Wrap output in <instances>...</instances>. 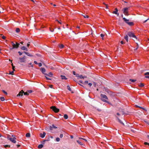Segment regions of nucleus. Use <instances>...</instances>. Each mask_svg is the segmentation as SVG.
I'll return each mask as SVG.
<instances>
[{
  "label": "nucleus",
  "mask_w": 149,
  "mask_h": 149,
  "mask_svg": "<svg viewBox=\"0 0 149 149\" xmlns=\"http://www.w3.org/2000/svg\"><path fill=\"white\" fill-rule=\"evenodd\" d=\"M76 77H78V76H79V74H76Z\"/></svg>",
  "instance_id": "nucleus-62"
},
{
  "label": "nucleus",
  "mask_w": 149,
  "mask_h": 149,
  "mask_svg": "<svg viewBox=\"0 0 149 149\" xmlns=\"http://www.w3.org/2000/svg\"><path fill=\"white\" fill-rule=\"evenodd\" d=\"M149 20V18L148 19H147L145 20L144 22L143 23H145L148 20Z\"/></svg>",
  "instance_id": "nucleus-50"
},
{
  "label": "nucleus",
  "mask_w": 149,
  "mask_h": 149,
  "mask_svg": "<svg viewBox=\"0 0 149 149\" xmlns=\"http://www.w3.org/2000/svg\"><path fill=\"white\" fill-rule=\"evenodd\" d=\"M61 79H65V80H66L67 79V78L66 77L64 76H63V75H61Z\"/></svg>",
  "instance_id": "nucleus-16"
},
{
  "label": "nucleus",
  "mask_w": 149,
  "mask_h": 149,
  "mask_svg": "<svg viewBox=\"0 0 149 149\" xmlns=\"http://www.w3.org/2000/svg\"><path fill=\"white\" fill-rule=\"evenodd\" d=\"M125 38V40H126V41L127 42H128V38Z\"/></svg>",
  "instance_id": "nucleus-54"
},
{
  "label": "nucleus",
  "mask_w": 149,
  "mask_h": 149,
  "mask_svg": "<svg viewBox=\"0 0 149 149\" xmlns=\"http://www.w3.org/2000/svg\"><path fill=\"white\" fill-rule=\"evenodd\" d=\"M128 36L130 37H136V36L134 33L131 32H129L127 33V35H126L124 37H128Z\"/></svg>",
  "instance_id": "nucleus-5"
},
{
  "label": "nucleus",
  "mask_w": 149,
  "mask_h": 149,
  "mask_svg": "<svg viewBox=\"0 0 149 149\" xmlns=\"http://www.w3.org/2000/svg\"><path fill=\"white\" fill-rule=\"evenodd\" d=\"M34 63L35 64H38V63H37V62L36 61H34Z\"/></svg>",
  "instance_id": "nucleus-52"
},
{
  "label": "nucleus",
  "mask_w": 149,
  "mask_h": 149,
  "mask_svg": "<svg viewBox=\"0 0 149 149\" xmlns=\"http://www.w3.org/2000/svg\"><path fill=\"white\" fill-rule=\"evenodd\" d=\"M53 86L52 85H50L49 86V87L51 88H52Z\"/></svg>",
  "instance_id": "nucleus-60"
},
{
  "label": "nucleus",
  "mask_w": 149,
  "mask_h": 149,
  "mask_svg": "<svg viewBox=\"0 0 149 149\" xmlns=\"http://www.w3.org/2000/svg\"><path fill=\"white\" fill-rule=\"evenodd\" d=\"M15 43L16 44H15L12 42H11V44L13 47L10 48V49L12 50L15 48H17L19 47V44L17 42H15Z\"/></svg>",
  "instance_id": "nucleus-2"
},
{
  "label": "nucleus",
  "mask_w": 149,
  "mask_h": 149,
  "mask_svg": "<svg viewBox=\"0 0 149 149\" xmlns=\"http://www.w3.org/2000/svg\"><path fill=\"white\" fill-rule=\"evenodd\" d=\"M139 86L141 87H143L144 86V84L143 83H140L139 85Z\"/></svg>",
  "instance_id": "nucleus-28"
},
{
  "label": "nucleus",
  "mask_w": 149,
  "mask_h": 149,
  "mask_svg": "<svg viewBox=\"0 0 149 149\" xmlns=\"http://www.w3.org/2000/svg\"><path fill=\"white\" fill-rule=\"evenodd\" d=\"M51 108L56 113L58 112L59 111V109L56 108L55 106H52L51 107Z\"/></svg>",
  "instance_id": "nucleus-7"
},
{
  "label": "nucleus",
  "mask_w": 149,
  "mask_h": 149,
  "mask_svg": "<svg viewBox=\"0 0 149 149\" xmlns=\"http://www.w3.org/2000/svg\"><path fill=\"white\" fill-rule=\"evenodd\" d=\"M83 16H84V17L85 18H88V16L87 15H83Z\"/></svg>",
  "instance_id": "nucleus-32"
},
{
  "label": "nucleus",
  "mask_w": 149,
  "mask_h": 149,
  "mask_svg": "<svg viewBox=\"0 0 149 149\" xmlns=\"http://www.w3.org/2000/svg\"><path fill=\"white\" fill-rule=\"evenodd\" d=\"M57 127L55 126L54 125H52V126H50V130H52L53 129H56Z\"/></svg>",
  "instance_id": "nucleus-12"
},
{
  "label": "nucleus",
  "mask_w": 149,
  "mask_h": 149,
  "mask_svg": "<svg viewBox=\"0 0 149 149\" xmlns=\"http://www.w3.org/2000/svg\"><path fill=\"white\" fill-rule=\"evenodd\" d=\"M18 53L19 54L20 56L22 55V53L21 52L19 51L18 52Z\"/></svg>",
  "instance_id": "nucleus-40"
},
{
  "label": "nucleus",
  "mask_w": 149,
  "mask_h": 149,
  "mask_svg": "<svg viewBox=\"0 0 149 149\" xmlns=\"http://www.w3.org/2000/svg\"><path fill=\"white\" fill-rule=\"evenodd\" d=\"M46 75L49 76V77H51L52 75V72H49L48 74H47Z\"/></svg>",
  "instance_id": "nucleus-24"
},
{
  "label": "nucleus",
  "mask_w": 149,
  "mask_h": 149,
  "mask_svg": "<svg viewBox=\"0 0 149 149\" xmlns=\"http://www.w3.org/2000/svg\"><path fill=\"white\" fill-rule=\"evenodd\" d=\"M29 65H31V67H33V65H32L31 64V63H30L29 64Z\"/></svg>",
  "instance_id": "nucleus-55"
},
{
  "label": "nucleus",
  "mask_w": 149,
  "mask_h": 149,
  "mask_svg": "<svg viewBox=\"0 0 149 149\" xmlns=\"http://www.w3.org/2000/svg\"><path fill=\"white\" fill-rule=\"evenodd\" d=\"M46 135V133L45 132H43V134L40 133V136L42 138H43L45 137Z\"/></svg>",
  "instance_id": "nucleus-13"
},
{
  "label": "nucleus",
  "mask_w": 149,
  "mask_h": 149,
  "mask_svg": "<svg viewBox=\"0 0 149 149\" xmlns=\"http://www.w3.org/2000/svg\"><path fill=\"white\" fill-rule=\"evenodd\" d=\"M67 88L69 91H70L71 90L70 88V86H67Z\"/></svg>",
  "instance_id": "nucleus-27"
},
{
  "label": "nucleus",
  "mask_w": 149,
  "mask_h": 149,
  "mask_svg": "<svg viewBox=\"0 0 149 149\" xmlns=\"http://www.w3.org/2000/svg\"><path fill=\"white\" fill-rule=\"evenodd\" d=\"M63 134H60V137L61 138H62L63 137Z\"/></svg>",
  "instance_id": "nucleus-43"
},
{
  "label": "nucleus",
  "mask_w": 149,
  "mask_h": 149,
  "mask_svg": "<svg viewBox=\"0 0 149 149\" xmlns=\"http://www.w3.org/2000/svg\"><path fill=\"white\" fill-rule=\"evenodd\" d=\"M118 122L123 125H124V123L118 117H116Z\"/></svg>",
  "instance_id": "nucleus-15"
},
{
  "label": "nucleus",
  "mask_w": 149,
  "mask_h": 149,
  "mask_svg": "<svg viewBox=\"0 0 149 149\" xmlns=\"http://www.w3.org/2000/svg\"><path fill=\"white\" fill-rule=\"evenodd\" d=\"M50 140L49 138L47 139L46 140V141H49Z\"/></svg>",
  "instance_id": "nucleus-61"
},
{
  "label": "nucleus",
  "mask_w": 149,
  "mask_h": 149,
  "mask_svg": "<svg viewBox=\"0 0 149 149\" xmlns=\"http://www.w3.org/2000/svg\"><path fill=\"white\" fill-rule=\"evenodd\" d=\"M15 31L16 33H19L20 31V29L19 28H17L16 29Z\"/></svg>",
  "instance_id": "nucleus-18"
},
{
  "label": "nucleus",
  "mask_w": 149,
  "mask_h": 149,
  "mask_svg": "<svg viewBox=\"0 0 149 149\" xmlns=\"http://www.w3.org/2000/svg\"><path fill=\"white\" fill-rule=\"evenodd\" d=\"M145 77L147 78H149V76H145Z\"/></svg>",
  "instance_id": "nucleus-58"
},
{
  "label": "nucleus",
  "mask_w": 149,
  "mask_h": 149,
  "mask_svg": "<svg viewBox=\"0 0 149 149\" xmlns=\"http://www.w3.org/2000/svg\"><path fill=\"white\" fill-rule=\"evenodd\" d=\"M59 46L61 48H62L64 47V45L63 44H61Z\"/></svg>",
  "instance_id": "nucleus-29"
},
{
  "label": "nucleus",
  "mask_w": 149,
  "mask_h": 149,
  "mask_svg": "<svg viewBox=\"0 0 149 149\" xmlns=\"http://www.w3.org/2000/svg\"><path fill=\"white\" fill-rule=\"evenodd\" d=\"M24 93V95H29V93L27 92H24L23 93Z\"/></svg>",
  "instance_id": "nucleus-35"
},
{
  "label": "nucleus",
  "mask_w": 149,
  "mask_h": 149,
  "mask_svg": "<svg viewBox=\"0 0 149 149\" xmlns=\"http://www.w3.org/2000/svg\"><path fill=\"white\" fill-rule=\"evenodd\" d=\"M24 91L23 90H22L21 91L19 92V93L17 95V96L20 97V96H22Z\"/></svg>",
  "instance_id": "nucleus-10"
},
{
  "label": "nucleus",
  "mask_w": 149,
  "mask_h": 149,
  "mask_svg": "<svg viewBox=\"0 0 149 149\" xmlns=\"http://www.w3.org/2000/svg\"><path fill=\"white\" fill-rule=\"evenodd\" d=\"M78 77H79L80 79H84L85 78H86V77L85 76H83L82 75H79L78 76Z\"/></svg>",
  "instance_id": "nucleus-19"
},
{
  "label": "nucleus",
  "mask_w": 149,
  "mask_h": 149,
  "mask_svg": "<svg viewBox=\"0 0 149 149\" xmlns=\"http://www.w3.org/2000/svg\"><path fill=\"white\" fill-rule=\"evenodd\" d=\"M120 43L122 44H123L124 43V42H123V41H121V42H120Z\"/></svg>",
  "instance_id": "nucleus-49"
},
{
  "label": "nucleus",
  "mask_w": 149,
  "mask_h": 149,
  "mask_svg": "<svg viewBox=\"0 0 149 149\" xmlns=\"http://www.w3.org/2000/svg\"><path fill=\"white\" fill-rule=\"evenodd\" d=\"M2 91L6 95H7V93L6 91H5L4 90H2Z\"/></svg>",
  "instance_id": "nucleus-34"
},
{
  "label": "nucleus",
  "mask_w": 149,
  "mask_h": 149,
  "mask_svg": "<svg viewBox=\"0 0 149 149\" xmlns=\"http://www.w3.org/2000/svg\"><path fill=\"white\" fill-rule=\"evenodd\" d=\"M79 140L80 141H81V140H84L85 141H87V140L86 139H84L82 138H79Z\"/></svg>",
  "instance_id": "nucleus-23"
},
{
  "label": "nucleus",
  "mask_w": 149,
  "mask_h": 149,
  "mask_svg": "<svg viewBox=\"0 0 149 149\" xmlns=\"http://www.w3.org/2000/svg\"><path fill=\"white\" fill-rule=\"evenodd\" d=\"M26 54L27 56H32L30 54H29V53H28V52L26 53Z\"/></svg>",
  "instance_id": "nucleus-31"
},
{
  "label": "nucleus",
  "mask_w": 149,
  "mask_h": 149,
  "mask_svg": "<svg viewBox=\"0 0 149 149\" xmlns=\"http://www.w3.org/2000/svg\"><path fill=\"white\" fill-rule=\"evenodd\" d=\"M26 56H24L22 58H19L20 61V62H24L25 63L26 62Z\"/></svg>",
  "instance_id": "nucleus-8"
},
{
  "label": "nucleus",
  "mask_w": 149,
  "mask_h": 149,
  "mask_svg": "<svg viewBox=\"0 0 149 149\" xmlns=\"http://www.w3.org/2000/svg\"><path fill=\"white\" fill-rule=\"evenodd\" d=\"M26 136L27 137H29L30 136V134L29 133H27L26 134Z\"/></svg>",
  "instance_id": "nucleus-22"
},
{
  "label": "nucleus",
  "mask_w": 149,
  "mask_h": 149,
  "mask_svg": "<svg viewBox=\"0 0 149 149\" xmlns=\"http://www.w3.org/2000/svg\"><path fill=\"white\" fill-rule=\"evenodd\" d=\"M101 100L104 102H108L106 99H108L107 97L105 95L101 94L100 95Z\"/></svg>",
  "instance_id": "nucleus-3"
},
{
  "label": "nucleus",
  "mask_w": 149,
  "mask_h": 149,
  "mask_svg": "<svg viewBox=\"0 0 149 149\" xmlns=\"http://www.w3.org/2000/svg\"><path fill=\"white\" fill-rule=\"evenodd\" d=\"M144 144L145 145H149V143H148L147 142H145L144 143Z\"/></svg>",
  "instance_id": "nucleus-48"
},
{
  "label": "nucleus",
  "mask_w": 149,
  "mask_h": 149,
  "mask_svg": "<svg viewBox=\"0 0 149 149\" xmlns=\"http://www.w3.org/2000/svg\"><path fill=\"white\" fill-rule=\"evenodd\" d=\"M98 111H101V110L100 109H97Z\"/></svg>",
  "instance_id": "nucleus-59"
},
{
  "label": "nucleus",
  "mask_w": 149,
  "mask_h": 149,
  "mask_svg": "<svg viewBox=\"0 0 149 149\" xmlns=\"http://www.w3.org/2000/svg\"><path fill=\"white\" fill-rule=\"evenodd\" d=\"M88 81H85L84 82V83L85 84H87L88 83Z\"/></svg>",
  "instance_id": "nucleus-53"
},
{
  "label": "nucleus",
  "mask_w": 149,
  "mask_h": 149,
  "mask_svg": "<svg viewBox=\"0 0 149 149\" xmlns=\"http://www.w3.org/2000/svg\"><path fill=\"white\" fill-rule=\"evenodd\" d=\"M96 85V83L95 82L93 83V85L94 86V87H95Z\"/></svg>",
  "instance_id": "nucleus-46"
},
{
  "label": "nucleus",
  "mask_w": 149,
  "mask_h": 149,
  "mask_svg": "<svg viewBox=\"0 0 149 149\" xmlns=\"http://www.w3.org/2000/svg\"><path fill=\"white\" fill-rule=\"evenodd\" d=\"M64 117L65 119H68V116L67 114H65L64 116Z\"/></svg>",
  "instance_id": "nucleus-21"
},
{
  "label": "nucleus",
  "mask_w": 149,
  "mask_h": 149,
  "mask_svg": "<svg viewBox=\"0 0 149 149\" xmlns=\"http://www.w3.org/2000/svg\"><path fill=\"white\" fill-rule=\"evenodd\" d=\"M136 45H137V47L135 49H134L135 50L137 49L138 48V47H139V45L137 43H136Z\"/></svg>",
  "instance_id": "nucleus-39"
},
{
  "label": "nucleus",
  "mask_w": 149,
  "mask_h": 149,
  "mask_svg": "<svg viewBox=\"0 0 149 149\" xmlns=\"http://www.w3.org/2000/svg\"><path fill=\"white\" fill-rule=\"evenodd\" d=\"M50 30L51 32H53L54 31V29H52L51 28H50Z\"/></svg>",
  "instance_id": "nucleus-41"
},
{
  "label": "nucleus",
  "mask_w": 149,
  "mask_h": 149,
  "mask_svg": "<svg viewBox=\"0 0 149 149\" xmlns=\"http://www.w3.org/2000/svg\"><path fill=\"white\" fill-rule=\"evenodd\" d=\"M38 65L39 67H41L42 66V64L41 63H38Z\"/></svg>",
  "instance_id": "nucleus-37"
},
{
  "label": "nucleus",
  "mask_w": 149,
  "mask_h": 149,
  "mask_svg": "<svg viewBox=\"0 0 149 149\" xmlns=\"http://www.w3.org/2000/svg\"><path fill=\"white\" fill-rule=\"evenodd\" d=\"M130 81H131L132 82H134L136 81V79H130Z\"/></svg>",
  "instance_id": "nucleus-25"
},
{
  "label": "nucleus",
  "mask_w": 149,
  "mask_h": 149,
  "mask_svg": "<svg viewBox=\"0 0 149 149\" xmlns=\"http://www.w3.org/2000/svg\"><path fill=\"white\" fill-rule=\"evenodd\" d=\"M40 70L45 75H47L46 73H45L44 72H45L46 70L44 68H40Z\"/></svg>",
  "instance_id": "nucleus-11"
},
{
  "label": "nucleus",
  "mask_w": 149,
  "mask_h": 149,
  "mask_svg": "<svg viewBox=\"0 0 149 149\" xmlns=\"http://www.w3.org/2000/svg\"><path fill=\"white\" fill-rule=\"evenodd\" d=\"M144 74L145 75H149V72H147L145 73Z\"/></svg>",
  "instance_id": "nucleus-45"
},
{
  "label": "nucleus",
  "mask_w": 149,
  "mask_h": 149,
  "mask_svg": "<svg viewBox=\"0 0 149 149\" xmlns=\"http://www.w3.org/2000/svg\"><path fill=\"white\" fill-rule=\"evenodd\" d=\"M88 85L90 86H91L92 85V84L91 83H89L88 84Z\"/></svg>",
  "instance_id": "nucleus-47"
},
{
  "label": "nucleus",
  "mask_w": 149,
  "mask_h": 149,
  "mask_svg": "<svg viewBox=\"0 0 149 149\" xmlns=\"http://www.w3.org/2000/svg\"><path fill=\"white\" fill-rule=\"evenodd\" d=\"M17 147H19V146H20V145H17Z\"/></svg>",
  "instance_id": "nucleus-64"
},
{
  "label": "nucleus",
  "mask_w": 149,
  "mask_h": 149,
  "mask_svg": "<svg viewBox=\"0 0 149 149\" xmlns=\"http://www.w3.org/2000/svg\"><path fill=\"white\" fill-rule=\"evenodd\" d=\"M8 139H9L10 141L14 143H15L16 142L15 139H16V138L15 137H8Z\"/></svg>",
  "instance_id": "nucleus-6"
},
{
  "label": "nucleus",
  "mask_w": 149,
  "mask_h": 149,
  "mask_svg": "<svg viewBox=\"0 0 149 149\" xmlns=\"http://www.w3.org/2000/svg\"><path fill=\"white\" fill-rule=\"evenodd\" d=\"M77 141L80 145H83V142L79 140H77Z\"/></svg>",
  "instance_id": "nucleus-14"
},
{
  "label": "nucleus",
  "mask_w": 149,
  "mask_h": 149,
  "mask_svg": "<svg viewBox=\"0 0 149 149\" xmlns=\"http://www.w3.org/2000/svg\"><path fill=\"white\" fill-rule=\"evenodd\" d=\"M27 92L29 93H31L32 92V91L31 90H28Z\"/></svg>",
  "instance_id": "nucleus-36"
},
{
  "label": "nucleus",
  "mask_w": 149,
  "mask_h": 149,
  "mask_svg": "<svg viewBox=\"0 0 149 149\" xmlns=\"http://www.w3.org/2000/svg\"><path fill=\"white\" fill-rule=\"evenodd\" d=\"M104 34H100V36L102 37H104Z\"/></svg>",
  "instance_id": "nucleus-42"
},
{
  "label": "nucleus",
  "mask_w": 149,
  "mask_h": 149,
  "mask_svg": "<svg viewBox=\"0 0 149 149\" xmlns=\"http://www.w3.org/2000/svg\"><path fill=\"white\" fill-rule=\"evenodd\" d=\"M45 130L48 131H49V130H50V126L49 127V128L48 127H46L45 128Z\"/></svg>",
  "instance_id": "nucleus-30"
},
{
  "label": "nucleus",
  "mask_w": 149,
  "mask_h": 149,
  "mask_svg": "<svg viewBox=\"0 0 149 149\" xmlns=\"http://www.w3.org/2000/svg\"><path fill=\"white\" fill-rule=\"evenodd\" d=\"M46 140H44L43 141V142H42V143H44L46 141Z\"/></svg>",
  "instance_id": "nucleus-57"
},
{
  "label": "nucleus",
  "mask_w": 149,
  "mask_h": 149,
  "mask_svg": "<svg viewBox=\"0 0 149 149\" xmlns=\"http://www.w3.org/2000/svg\"><path fill=\"white\" fill-rule=\"evenodd\" d=\"M70 138L71 139H73V136H70Z\"/></svg>",
  "instance_id": "nucleus-63"
},
{
  "label": "nucleus",
  "mask_w": 149,
  "mask_h": 149,
  "mask_svg": "<svg viewBox=\"0 0 149 149\" xmlns=\"http://www.w3.org/2000/svg\"><path fill=\"white\" fill-rule=\"evenodd\" d=\"M0 100L1 101H3L5 100V99L3 97H0Z\"/></svg>",
  "instance_id": "nucleus-26"
},
{
  "label": "nucleus",
  "mask_w": 149,
  "mask_h": 149,
  "mask_svg": "<svg viewBox=\"0 0 149 149\" xmlns=\"http://www.w3.org/2000/svg\"><path fill=\"white\" fill-rule=\"evenodd\" d=\"M123 20L129 26H132L134 25V24L133 22H128L129 20L125 18V17L123 18Z\"/></svg>",
  "instance_id": "nucleus-4"
},
{
  "label": "nucleus",
  "mask_w": 149,
  "mask_h": 149,
  "mask_svg": "<svg viewBox=\"0 0 149 149\" xmlns=\"http://www.w3.org/2000/svg\"><path fill=\"white\" fill-rule=\"evenodd\" d=\"M14 73V71H13L11 72H10V74H12V75H13V73Z\"/></svg>",
  "instance_id": "nucleus-38"
},
{
  "label": "nucleus",
  "mask_w": 149,
  "mask_h": 149,
  "mask_svg": "<svg viewBox=\"0 0 149 149\" xmlns=\"http://www.w3.org/2000/svg\"><path fill=\"white\" fill-rule=\"evenodd\" d=\"M21 49L27 51V48L23 46L21 47Z\"/></svg>",
  "instance_id": "nucleus-17"
},
{
  "label": "nucleus",
  "mask_w": 149,
  "mask_h": 149,
  "mask_svg": "<svg viewBox=\"0 0 149 149\" xmlns=\"http://www.w3.org/2000/svg\"><path fill=\"white\" fill-rule=\"evenodd\" d=\"M60 139L58 137H57L56 139V141L57 142H58L60 141Z\"/></svg>",
  "instance_id": "nucleus-33"
},
{
  "label": "nucleus",
  "mask_w": 149,
  "mask_h": 149,
  "mask_svg": "<svg viewBox=\"0 0 149 149\" xmlns=\"http://www.w3.org/2000/svg\"><path fill=\"white\" fill-rule=\"evenodd\" d=\"M129 7H126L123 8L122 10L123 13L126 16H128L129 15L128 14V9Z\"/></svg>",
  "instance_id": "nucleus-1"
},
{
  "label": "nucleus",
  "mask_w": 149,
  "mask_h": 149,
  "mask_svg": "<svg viewBox=\"0 0 149 149\" xmlns=\"http://www.w3.org/2000/svg\"><path fill=\"white\" fill-rule=\"evenodd\" d=\"M43 147V145L42 144L39 145L38 146V148L39 149H41Z\"/></svg>",
  "instance_id": "nucleus-20"
},
{
  "label": "nucleus",
  "mask_w": 149,
  "mask_h": 149,
  "mask_svg": "<svg viewBox=\"0 0 149 149\" xmlns=\"http://www.w3.org/2000/svg\"><path fill=\"white\" fill-rule=\"evenodd\" d=\"M5 148H6L7 147H10V146L9 145H6L5 146Z\"/></svg>",
  "instance_id": "nucleus-44"
},
{
  "label": "nucleus",
  "mask_w": 149,
  "mask_h": 149,
  "mask_svg": "<svg viewBox=\"0 0 149 149\" xmlns=\"http://www.w3.org/2000/svg\"><path fill=\"white\" fill-rule=\"evenodd\" d=\"M73 74L74 75H76V72L74 71L73 72Z\"/></svg>",
  "instance_id": "nucleus-56"
},
{
  "label": "nucleus",
  "mask_w": 149,
  "mask_h": 149,
  "mask_svg": "<svg viewBox=\"0 0 149 149\" xmlns=\"http://www.w3.org/2000/svg\"><path fill=\"white\" fill-rule=\"evenodd\" d=\"M115 11H113V12L112 13L113 14H116L117 16H118L119 15V14L118 13V9L117 8H115Z\"/></svg>",
  "instance_id": "nucleus-9"
},
{
  "label": "nucleus",
  "mask_w": 149,
  "mask_h": 149,
  "mask_svg": "<svg viewBox=\"0 0 149 149\" xmlns=\"http://www.w3.org/2000/svg\"><path fill=\"white\" fill-rule=\"evenodd\" d=\"M46 77V78L47 80H49L51 79H50L47 77Z\"/></svg>",
  "instance_id": "nucleus-51"
}]
</instances>
